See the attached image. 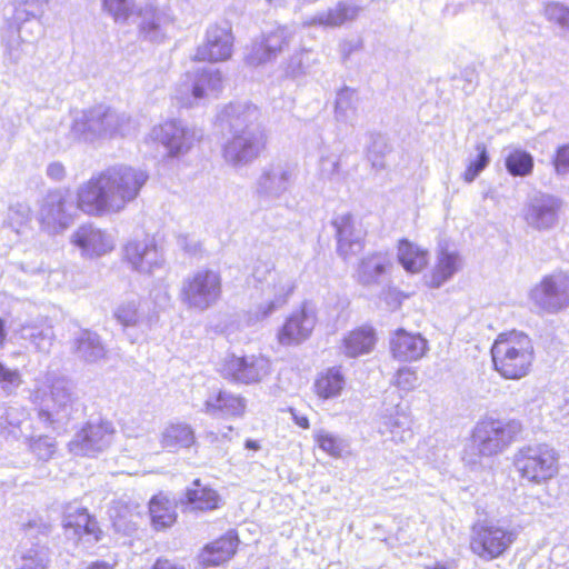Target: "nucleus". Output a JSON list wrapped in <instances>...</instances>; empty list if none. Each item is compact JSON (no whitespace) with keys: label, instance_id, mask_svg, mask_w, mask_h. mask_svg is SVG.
I'll return each instance as SVG.
<instances>
[{"label":"nucleus","instance_id":"nucleus-22","mask_svg":"<svg viewBox=\"0 0 569 569\" xmlns=\"http://www.w3.org/2000/svg\"><path fill=\"white\" fill-rule=\"evenodd\" d=\"M332 226L336 230L337 252L343 260H349L362 249V231L356 227L350 213L339 214L333 218Z\"/></svg>","mask_w":569,"mask_h":569},{"label":"nucleus","instance_id":"nucleus-26","mask_svg":"<svg viewBox=\"0 0 569 569\" xmlns=\"http://www.w3.org/2000/svg\"><path fill=\"white\" fill-rule=\"evenodd\" d=\"M360 7L347 1H339L333 8L317 12L310 18L303 20V27L339 28L348 21H353Z\"/></svg>","mask_w":569,"mask_h":569},{"label":"nucleus","instance_id":"nucleus-63","mask_svg":"<svg viewBox=\"0 0 569 569\" xmlns=\"http://www.w3.org/2000/svg\"><path fill=\"white\" fill-rule=\"evenodd\" d=\"M403 296L397 287H387L382 292V300L389 310H396L400 307Z\"/></svg>","mask_w":569,"mask_h":569},{"label":"nucleus","instance_id":"nucleus-59","mask_svg":"<svg viewBox=\"0 0 569 569\" xmlns=\"http://www.w3.org/2000/svg\"><path fill=\"white\" fill-rule=\"evenodd\" d=\"M21 383L20 373L18 370H11L0 365V391L9 395Z\"/></svg>","mask_w":569,"mask_h":569},{"label":"nucleus","instance_id":"nucleus-38","mask_svg":"<svg viewBox=\"0 0 569 569\" xmlns=\"http://www.w3.org/2000/svg\"><path fill=\"white\" fill-rule=\"evenodd\" d=\"M359 96L355 89L345 87L337 93L335 117L339 122L353 124L358 118Z\"/></svg>","mask_w":569,"mask_h":569},{"label":"nucleus","instance_id":"nucleus-46","mask_svg":"<svg viewBox=\"0 0 569 569\" xmlns=\"http://www.w3.org/2000/svg\"><path fill=\"white\" fill-rule=\"evenodd\" d=\"M507 171L513 177H527L533 170V157L521 149L508 153L505 160Z\"/></svg>","mask_w":569,"mask_h":569},{"label":"nucleus","instance_id":"nucleus-7","mask_svg":"<svg viewBox=\"0 0 569 569\" xmlns=\"http://www.w3.org/2000/svg\"><path fill=\"white\" fill-rule=\"evenodd\" d=\"M223 89V77L214 68H197L187 71L177 83L173 98L181 107L200 106L210 97H217Z\"/></svg>","mask_w":569,"mask_h":569},{"label":"nucleus","instance_id":"nucleus-34","mask_svg":"<svg viewBox=\"0 0 569 569\" xmlns=\"http://www.w3.org/2000/svg\"><path fill=\"white\" fill-rule=\"evenodd\" d=\"M530 297L540 309L556 312L569 305V287H533Z\"/></svg>","mask_w":569,"mask_h":569},{"label":"nucleus","instance_id":"nucleus-23","mask_svg":"<svg viewBox=\"0 0 569 569\" xmlns=\"http://www.w3.org/2000/svg\"><path fill=\"white\" fill-rule=\"evenodd\" d=\"M390 352L396 360L411 362L420 360L429 350L428 341L420 333L398 329L390 338Z\"/></svg>","mask_w":569,"mask_h":569},{"label":"nucleus","instance_id":"nucleus-12","mask_svg":"<svg viewBox=\"0 0 569 569\" xmlns=\"http://www.w3.org/2000/svg\"><path fill=\"white\" fill-rule=\"evenodd\" d=\"M224 379L251 385L268 377L271 372L269 359L262 355L236 356L228 355L221 362L219 369Z\"/></svg>","mask_w":569,"mask_h":569},{"label":"nucleus","instance_id":"nucleus-11","mask_svg":"<svg viewBox=\"0 0 569 569\" xmlns=\"http://www.w3.org/2000/svg\"><path fill=\"white\" fill-rule=\"evenodd\" d=\"M515 530L495 522L476 525L470 541L471 551L485 561L493 560L503 555L515 542Z\"/></svg>","mask_w":569,"mask_h":569},{"label":"nucleus","instance_id":"nucleus-32","mask_svg":"<svg viewBox=\"0 0 569 569\" xmlns=\"http://www.w3.org/2000/svg\"><path fill=\"white\" fill-rule=\"evenodd\" d=\"M63 527L66 530H73L76 536H89L94 541L100 539V529L94 519L90 517L87 509L78 506H69L63 516Z\"/></svg>","mask_w":569,"mask_h":569},{"label":"nucleus","instance_id":"nucleus-55","mask_svg":"<svg viewBox=\"0 0 569 569\" xmlns=\"http://www.w3.org/2000/svg\"><path fill=\"white\" fill-rule=\"evenodd\" d=\"M114 317L123 327L139 326L144 322L139 307L133 301L121 305L116 310Z\"/></svg>","mask_w":569,"mask_h":569},{"label":"nucleus","instance_id":"nucleus-24","mask_svg":"<svg viewBox=\"0 0 569 569\" xmlns=\"http://www.w3.org/2000/svg\"><path fill=\"white\" fill-rule=\"evenodd\" d=\"M316 325L315 310L303 305L301 310L293 312L286 321L278 333V340L281 345L300 343L306 340Z\"/></svg>","mask_w":569,"mask_h":569},{"label":"nucleus","instance_id":"nucleus-45","mask_svg":"<svg viewBox=\"0 0 569 569\" xmlns=\"http://www.w3.org/2000/svg\"><path fill=\"white\" fill-rule=\"evenodd\" d=\"M48 565L49 550L40 545L21 549L16 559V569H47Z\"/></svg>","mask_w":569,"mask_h":569},{"label":"nucleus","instance_id":"nucleus-30","mask_svg":"<svg viewBox=\"0 0 569 569\" xmlns=\"http://www.w3.org/2000/svg\"><path fill=\"white\" fill-rule=\"evenodd\" d=\"M246 401L240 396L219 390L204 401L203 411L212 417L241 416L244 412Z\"/></svg>","mask_w":569,"mask_h":569},{"label":"nucleus","instance_id":"nucleus-36","mask_svg":"<svg viewBox=\"0 0 569 569\" xmlns=\"http://www.w3.org/2000/svg\"><path fill=\"white\" fill-rule=\"evenodd\" d=\"M376 345L375 331L371 327H361L351 331L342 342V350L347 357L356 358L371 352Z\"/></svg>","mask_w":569,"mask_h":569},{"label":"nucleus","instance_id":"nucleus-37","mask_svg":"<svg viewBox=\"0 0 569 569\" xmlns=\"http://www.w3.org/2000/svg\"><path fill=\"white\" fill-rule=\"evenodd\" d=\"M395 266L390 258L383 253H375L362 259L359 276L363 281H381L391 274Z\"/></svg>","mask_w":569,"mask_h":569},{"label":"nucleus","instance_id":"nucleus-28","mask_svg":"<svg viewBox=\"0 0 569 569\" xmlns=\"http://www.w3.org/2000/svg\"><path fill=\"white\" fill-rule=\"evenodd\" d=\"M76 357L86 363H98L107 359L108 350L101 338L90 330L80 331L73 340Z\"/></svg>","mask_w":569,"mask_h":569},{"label":"nucleus","instance_id":"nucleus-6","mask_svg":"<svg viewBox=\"0 0 569 569\" xmlns=\"http://www.w3.org/2000/svg\"><path fill=\"white\" fill-rule=\"evenodd\" d=\"M513 465L520 478L532 485L546 483L559 471L558 453L547 443L523 446L515 453Z\"/></svg>","mask_w":569,"mask_h":569},{"label":"nucleus","instance_id":"nucleus-8","mask_svg":"<svg viewBox=\"0 0 569 569\" xmlns=\"http://www.w3.org/2000/svg\"><path fill=\"white\" fill-rule=\"evenodd\" d=\"M78 210H81L78 197L69 190L56 189L42 198L38 220L44 231L58 234L73 223Z\"/></svg>","mask_w":569,"mask_h":569},{"label":"nucleus","instance_id":"nucleus-58","mask_svg":"<svg viewBox=\"0 0 569 569\" xmlns=\"http://www.w3.org/2000/svg\"><path fill=\"white\" fill-rule=\"evenodd\" d=\"M545 14L549 21L556 22L569 31V8L558 2L548 3L545 7Z\"/></svg>","mask_w":569,"mask_h":569},{"label":"nucleus","instance_id":"nucleus-31","mask_svg":"<svg viewBox=\"0 0 569 569\" xmlns=\"http://www.w3.org/2000/svg\"><path fill=\"white\" fill-rule=\"evenodd\" d=\"M139 33L149 41L158 42L163 37V26L167 16L151 4H146L137 11Z\"/></svg>","mask_w":569,"mask_h":569},{"label":"nucleus","instance_id":"nucleus-5","mask_svg":"<svg viewBox=\"0 0 569 569\" xmlns=\"http://www.w3.org/2000/svg\"><path fill=\"white\" fill-rule=\"evenodd\" d=\"M493 366L506 379L526 377L535 360L531 338L520 331L500 333L491 347Z\"/></svg>","mask_w":569,"mask_h":569},{"label":"nucleus","instance_id":"nucleus-44","mask_svg":"<svg viewBox=\"0 0 569 569\" xmlns=\"http://www.w3.org/2000/svg\"><path fill=\"white\" fill-rule=\"evenodd\" d=\"M316 391L320 398L330 399L340 395L345 387V378L339 369L331 368L321 373L316 381Z\"/></svg>","mask_w":569,"mask_h":569},{"label":"nucleus","instance_id":"nucleus-4","mask_svg":"<svg viewBox=\"0 0 569 569\" xmlns=\"http://www.w3.org/2000/svg\"><path fill=\"white\" fill-rule=\"evenodd\" d=\"M522 432V425L516 419H485L473 428L470 442L463 450V461L472 467L481 466L488 459L503 452Z\"/></svg>","mask_w":569,"mask_h":569},{"label":"nucleus","instance_id":"nucleus-50","mask_svg":"<svg viewBox=\"0 0 569 569\" xmlns=\"http://www.w3.org/2000/svg\"><path fill=\"white\" fill-rule=\"evenodd\" d=\"M315 62L316 59L311 57V51L302 49L290 57L284 72L290 78H299L307 74Z\"/></svg>","mask_w":569,"mask_h":569},{"label":"nucleus","instance_id":"nucleus-56","mask_svg":"<svg viewBox=\"0 0 569 569\" xmlns=\"http://www.w3.org/2000/svg\"><path fill=\"white\" fill-rule=\"evenodd\" d=\"M340 157L332 152H322L319 159V176L325 180H333L340 173Z\"/></svg>","mask_w":569,"mask_h":569},{"label":"nucleus","instance_id":"nucleus-54","mask_svg":"<svg viewBox=\"0 0 569 569\" xmlns=\"http://www.w3.org/2000/svg\"><path fill=\"white\" fill-rule=\"evenodd\" d=\"M276 58V54L268 49L266 41L260 37L248 48L244 59L248 64L257 67L270 62Z\"/></svg>","mask_w":569,"mask_h":569},{"label":"nucleus","instance_id":"nucleus-14","mask_svg":"<svg viewBox=\"0 0 569 569\" xmlns=\"http://www.w3.org/2000/svg\"><path fill=\"white\" fill-rule=\"evenodd\" d=\"M113 433L109 421L88 422L73 436L69 450L76 456H96L110 446Z\"/></svg>","mask_w":569,"mask_h":569},{"label":"nucleus","instance_id":"nucleus-62","mask_svg":"<svg viewBox=\"0 0 569 569\" xmlns=\"http://www.w3.org/2000/svg\"><path fill=\"white\" fill-rule=\"evenodd\" d=\"M220 276L216 270L200 269L194 273L193 279L189 284H220Z\"/></svg>","mask_w":569,"mask_h":569},{"label":"nucleus","instance_id":"nucleus-20","mask_svg":"<svg viewBox=\"0 0 569 569\" xmlns=\"http://www.w3.org/2000/svg\"><path fill=\"white\" fill-rule=\"evenodd\" d=\"M378 432L393 443H405L412 438L411 419L400 403L386 407L379 417Z\"/></svg>","mask_w":569,"mask_h":569},{"label":"nucleus","instance_id":"nucleus-25","mask_svg":"<svg viewBox=\"0 0 569 569\" xmlns=\"http://www.w3.org/2000/svg\"><path fill=\"white\" fill-rule=\"evenodd\" d=\"M14 332L20 339L41 352H48L54 339L53 327L43 316H37L19 323Z\"/></svg>","mask_w":569,"mask_h":569},{"label":"nucleus","instance_id":"nucleus-17","mask_svg":"<svg viewBox=\"0 0 569 569\" xmlns=\"http://www.w3.org/2000/svg\"><path fill=\"white\" fill-rule=\"evenodd\" d=\"M231 134V139L223 147V157L228 163L234 167L249 164L259 157L266 147L264 131Z\"/></svg>","mask_w":569,"mask_h":569},{"label":"nucleus","instance_id":"nucleus-49","mask_svg":"<svg viewBox=\"0 0 569 569\" xmlns=\"http://www.w3.org/2000/svg\"><path fill=\"white\" fill-rule=\"evenodd\" d=\"M292 37L293 31L286 26H279L261 34V38L266 41L268 49L271 50L276 57H278L279 53L289 46Z\"/></svg>","mask_w":569,"mask_h":569},{"label":"nucleus","instance_id":"nucleus-51","mask_svg":"<svg viewBox=\"0 0 569 569\" xmlns=\"http://www.w3.org/2000/svg\"><path fill=\"white\" fill-rule=\"evenodd\" d=\"M28 448L38 460L48 461L50 460L57 449V442L49 436H33V431L30 437L26 438Z\"/></svg>","mask_w":569,"mask_h":569},{"label":"nucleus","instance_id":"nucleus-21","mask_svg":"<svg viewBox=\"0 0 569 569\" xmlns=\"http://www.w3.org/2000/svg\"><path fill=\"white\" fill-rule=\"evenodd\" d=\"M71 242L84 257H100L114 248L113 239L106 231L92 224L80 226L71 236Z\"/></svg>","mask_w":569,"mask_h":569},{"label":"nucleus","instance_id":"nucleus-57","mask_svg":"<svg viewBox=\"0 0 569 569\" xmlns=\"http://www.w3.org/2000/svg\"><path fill=\"white\" fill-rule=\"evenodd\" d=\"M476 149L478 151L477 159L470 161L463 173V179L468 183L472 182L489 163L486 146L478 143Z\"/></svg>","mask_w":569,"mask_h":569},{"label":"nucleus","instance_id":"nucleus-39","mask_svg":"<svg viewBox=\"0 0 569 569\" xmlns=\"http://www.w3.org/2000/svg\"><path fill=\"white\" fill-rule=\"evenodd\" d=\"M219 293V287H183L180 296L189 308L204 310L217 301Z\"/></svg>","mask_w":569,"mask_h":569},{"label":"nucleus","instance_id":"nucleus-1","mask_svg":"<svg viewBox=\"0 0 569 569\" xmlns=\"http://www.w3.org/2000/svg\"><path fill=\"white\" fill-rule=\"evenodd\" d=\"M148 179L140 168L110 167L78 189L79 207L92 216L118 213L139 196Z\"/></svg>","mask_w":569,"mask_h":569},{"label":"nucleus","instance_id":"nucleus-42","mask_svg":"<svg viewBox=\"0 0 569 569\" xmlns=\"http://www.w3.org/2000/svg\"><path fill=\"white\" fill-rule=\"evenodd\" d=\"M149 513L156 529H164L176 521V511L163 495L154 496L149 503Z\"/></svg>","mask_w":569,"mask_h":569},{"label":"nucleus","instance_id":"nucleus-10","mask_svg":"<svg viewBox=\"0 0 569 569\" xmlns=\"http://www.w3.org/2000/svg\"><path fill=\"white\" fill-rule=\"evenodd\" d=\"M563 209V200L556 194L536 191L523 203L521 217L528 229L549 232L557 228Z\"/></svg>","mask_w":569,"mask_h":569},{"label":"nucleus","instance_id":"nucleus-18","mask_svg":"<svg viewBox=\"0 0 569 569\" xmlns=\"http://www.w3.org/2000/svg\"><path fill=\"white\" fill-rule=\"evenodd\" d=\"M124 257L136 271L147 274H153L162 269L166 261L162 249L150 237L128 242L124 247Z\"/></svg>","mask_w":569,"mask_h":569},{"label":"nucleus","instance_id":"nucleus-13","mask_svg":"<svg viewBox=\"0 0 569 569\" xmlns=\"http://www.w3.org/2000/svg\"><path fill=\"white\" fill-rule=\"evenodd\" d=\"M150 137L164 147L170 158L186 154L198 139L196 129L180 120H168L153 127Z\"/></svg>","mask_w":569,"mask_h":569},{"label":"nucleus","instance_id":"nucleus-3","mask_svg":"<svg viewBox=\"0 0 569 569\" xmlns=\"http://www.w3.org/2000/svg\"><path fill=\"white\" fill-rule=\"evenodd\" d=\"M138 131V122L127 112L98 104L73 119L71 133L86 142L127 138Z\"/></svg>","mask_w":569,"mask_h":569},{"label":"nucleus","instance_id":"nucleus-48","mask_svg":"<svg viewBox=\"0 0 569 569\" xmlns=\"http://www.w3.org/2000/svg\"><path fill=\"white\" fill-rule=\"evenodd\" d=\"M50 0H13L14 19L19 22L40 19Z\"/></svg>","mask_w":569,"mask_h":569},{"label":"nucleus","instance_id":"nucleus-15","mask_svg":"<svg viewBox=\"0 0 569 569\" xmlns=\"http://www.w3.org/2000/svg\"><path fill=\"white\" fill-rule=\"evenodd\" d=\"M233 48V36L228 22L208 27L204 40L198 46L193 60L220 62L230 59Z\"/></svg>","mask_w":569,"mask_h":569},{"label":"nucleus","instance_id":"nucleus-29","mask_svg":"<svg viewBox=\"0 0 569 569\" xmlns=\"http://www.w3.org/2000/svg\"><path fill=\"white\" fill-rule=\"evenodd\" d=\"M238 536L234 531H228L221 538L207 545L200 553V561L204 566H219L230 560L238 547Z\"/></svg>","mask_w":569,"mask_h":569},{"label":"nucleus","instance_id":"nucleus-9","mask_svg":"<svg viewBox=\"0 0 569 569\" xmlns=\"http://www.w3.org/2000/svg\"><path fill=\"white\" fill-rule=\"evenodd\" d=\"M297 179L295 164L278 160L262 168L256 182L259 203L270 207L288 193Z\"/></svg>","mask_w":569,"mask_h":569},{"label":"nucleus","instance_id":"nucleus-2","mask_svg":"<svg viewBox=\"0 0 569 569\" xmlns=\"http://www.w3.org/2000/svg\"><path fill=\"white\" fill-rule=\"evenodd\" d=\"M33 402L38 406V418L53 430L66 426L78 410V397L71 380L47 372L37 381Z\"/></svg>","mask_w":569,"mask_h":569},{"label":"nucleus","instance_id":"nucleus-41","mask_svg":"<svg viewBox=\"0 0 569 569\" xmlns=\"http://www.w3.org/2000/svg\"><path fill=\"white\" fill-rule=\"evenodd\" d=\"M139 506L136 505L131 508L129 505L121 501L117 502L111 511L110 517L112 518L116 530L122 531L124 535H130L137 529L138 519L140 518Z\"/></svg>","mask_w":569,"mask_h":569},{"label":"nucleus","instance_id":"nucleus-35","mask_svg":"<svg viewBox=\"0 0 569 569\" xmlns=\"http://www.w3.org/2000/svg\"><path fill=\"white\" fill-rule=\"evenodd\" d=\"M463 260L459 252L450 249L448 246H440L437 254V263L433 270V279L440 284L451 279V277L461 270Z\"/></svg>","mask_w":569,"mask_h":569},{"label":"nucleus","instance_id":"nucleus-53","mask_svg":"<svg viewBox=\"0 0 569 569\" xmlns=\"http://www.w3.org/2000/svg\"><path fill=\"white\" fill-rule=\"evenodd\" d=\"M276 58V54L268 49L266 41L260 37L248 48L244 59L248 64L257 67L270 62Z\"/></svg>","mask_w":569,"mask_h":569},{"label":"nucleus","instance_id":"nucleus-40","mask_svg":"<svg viewBox=\"0 0 569 569\" xmlns=\"http://www.w3.org/2000/svg\"><path fill=\"white\" fill-rule=\"evenodd\" d=\"M186 502L192 507V509L208 511L219 507L220 497L216 490L202 487L199 480L193 482V488H190L186 492Z\"/></svg>","mask_w":569,"mask_h":569},{"label":"nucleus","instance_id":"nucleus-27","mask_svg":"<svg viewBox=\"0 0 569 569\" xmlns=\"http://www.w3.org/2000/svg\"><path fill=\"white\" fill-rule=\"evenodd\" d=\"M33 428L28 411L22 407H9L0 417V433L21 440L31 436Z\"/></svg>","mask_w":569,"mask_h":569},{"label":"nucleus","instance_id":"nucleus-52","mask_svg":"<svg viewBox=\"0 0 569 569\" xmlns=\"http://www.w3.org/2000/svg\"><path fill=\"white\" fill-rule=\"evenodd\" d=\"M103 9L116 22L124 23L136 12L134 0H102Z\"/></svg>","mask_w":569,"mask_h":569},{"label":"nucleus","instance_id":"nucleus-64","mask_svg":"<svg viewBox=\"0 0 569 569\" xmlns=\"http://www.w3.org/2000/svg\"><path fill=\"white\" fill-rule=\"evenodd\" d=\"M540 284H569V272L563 270H556L552 273L543 277Z\"/></svg>","mask_w":569,"mask_h":569},{"label":"nucleus","instance_id":"nucleus-60","mask_svg":"<svg viewBox=\"0 0 569 569\" xmlns=\"http://www.w3.org/2000/svg\"><path fill=\"white\" fill-rule=\"evenodd\" d=\"M417 372L409 367L399 369L395 376V385L403 391L413 390L417 386Z\"/></svg>","mask_w":569,"mask_h":569},{"label":"nucleus","instance_id":"nucleus-16","mask_svg":"<svg viewBox=\"0 0 569 569\" xmlns=\"http://www.w3.org/2000/svg\"><path fill=\"white\" fill-rule=\"evenodd\" d=\"M136 441L146 453L159 452V449L174 452L194 445L196 435L190 425L186 422H171L162 429L159 446L149 436H141Z\"/></svg>","mask_w":569,"mask_h":569},{"label":"nucleus","instance_id":"nucleus-61","mask_svg":"<svg viewBox=\"0 0 569 569\" xmlns=\"http://www.w3.org/2000/svg\"><path fill=\"white\" fill-rule=\"evenodd\" d=\"M553 166L557 174L565 176L569 173V143L557 149Z\"/></svg>","mask_w":569,"mask_h":569},{"label":"nucleus","instance_id":"nucleus-19","mask_svg":"<svg viewBox=\"0 0 569 569\" xmlns=\"http://www.w3.org/2000/svg\"><path fill=\"white\" fill-rule=\"evenodd\" d=\"M260 118L259 109L247 102L229 103L218 116L221 126L230 133L264 131Z\"/></svg>","mask_w":569,"mask_h":569},{"label":"nucleus","instance_id":"nucleus-47","mask_svg":"<svg viewBox=\"0 0 569 569\" xmlns=\"http://www.w3.org/2000/svg\"><path fill=\"white\" fill-rule=\"evenodd\" d=\"M313 438L319 448L333 458L341 457L348 448L345 439L325 429L316 430Z\"/></svg>","mask_w":569,"mask_h":569},{"label":"nucleus","instance_id":"nucleus-33","mask_svg":"<svg viewBox=\"0 0 569 569\" xmlns=\"http://www.w3.org/2000/svg\"><path fill=\"white\" fill-rule=\"evenodd\" d=\"M397 259L406 272L416 274L427 267L429 252L407 239H401L397 248Z\"/></svg>","mask_w":569,"mask_h":569},{"label":"nucleus","instance_id":"nucleus-43","mask_svg":"<svg viewBox=\"0 0 569 569\" xmlns=\"http://www.w3.org/2000/svg\"><path fill=\"white\" fill-rule=\"evenodd\" d=\"M291 292V288L288 287H267V291L263 292L266 300L258 307L257 319H266L282 308L288 302Z\"/></svg>","mask_w":569,"mask_h":569}]
</instances>
